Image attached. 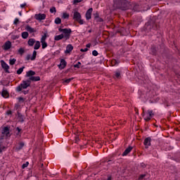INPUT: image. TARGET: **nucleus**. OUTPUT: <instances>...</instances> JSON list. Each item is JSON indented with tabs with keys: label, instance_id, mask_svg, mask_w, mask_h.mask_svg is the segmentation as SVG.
Masks as SVG:
<instances>
[{
	"label": "nucleus",
	"instance_id": "1",
	"mask_svg": "<svg viewBox=\"0 0 180 180\" xmlns=\"http://www.w3.org/2000/svg\"><path fill=\"white\" fill-rule=\"evenodd\" d=\"M34 75H36V72L33 70H30L26 72L25 77L28 78L27 80L30 82V84H32V82H37V81H40V77H34Z\"/></svg>",
	"mask_w": 180,
	"mask_h": 180
},
{
	"label": "nucleus",
	"instance_id": "2",
	"mask_svg": "<svg viewBox=\"0 0 180 180\" xmlns=\"http://www.w3.org/2000/svg\"><path fill=\"white\" fill-rule=\"evenodd\" d=\"M30 86V82L27 79L23 80L22 82L16 87L17 92H20L22 89H27Z\"/></svg>",
	"mask_w": 180,
	"mask_h": 180
},
{
	"label": "nucleus",
	"instance_id": "3",
	"mask_svg": "<svg viewBox=\"0 0 180 180\" xmlns=\"http://www.w3.org/2000/svg\"><path fill=\"white\" fill-rule=\"evenodd\" d=\"M143 116L144 120H146V122H148L151 120V118L154 116V112H153V110H148L146 112H144V109H143Z\"/></svg>",
	"mask_w": 180,
	"mask_h": 180
},
{
	"label": "nucleus",
	"instance_id": "4",
	"mask_svg": "<svg viewBox=\"0 0 180 180\" xmlns=\"http://www.w3.org/2000/svg\"><path fill=\"white\" fill-rule=\"evenodd\" d=\"M59 32H63V37H65V39H66V40H68V39H70V36H71V32H72L71 30V29H68V28H65V29H62V28H59Z\"/></svg>",
	"mask_w": 180,
	"mask_h": 180
},
{
	"label": "nucleus",
	"instance_id": "5",
	"mask_svg": "<svg viewBox=\"0 0 180 180\" xmlns=\"http://www.w3.org/2000/svg\"><path fill=\"white\" fill-rule=\"evenodd\" d=\"M73 20H75V22H78L79 25H84V20L82 19L81 13H79L77 11H75L73 14Z\"/></svg>",
	"mask_w": 180,
	"mask_h": 180
},
{
	"label": "nucleus",
	"instance_id": "6",
	"mask_svg": "<svg viewBox=\"0 0 180 180\" xmlns=\"http://www.w3.org/2000/svg\"><path fill=\"white\" fill-rule=\"evenodd\" d=\"M46 40H47V33H44L41 38V44L43 49L47 47V42H46Z\"/></svg>",
	"mask_w": 180,
	"mask_h": 180
},
{
	"label": "nucleus",
	"instance_id": "7",
	"mask_svg": "<svg viewBox=\"0 0 180 180\" xmlns=\"http://www.w3.org/2000/svg\"><path fill=\"white\" fill-rule=\"evenodd\" d=\"M37 56V51H34L32 53V56L30 54L27 55L25 57V60L29 61V60H31V61H34L36 60V57Z\"/></svg>",
	"mask_w": 180,
	"mask_h": 180
},
{
	"label": "nucleus",
	"instance_id": "8",
	"mask_svg": "<svg viewBox=\"0 0 180 180\" xmlns=\"http://www.w3.org/2000/svg\"><path fill=\"white\" fill-rule=\"evenodd\" d=\"M11 47H12V42H11L10 41H6L2 46L3 50H5L6 51H8V50H9Z\"/></svg>",
	"mask_w": 180,
	"mask_h": 180
},
{
	"label": "nucleus",
	"instance_id": "9",
	"mask_svg": "<svg viewBox=\"0 0 180 180\" xmlns=\"http://www.w3.org/2000/svg\"><path fill=\"white\" fill-rule=\"evenodd\" d=\"M34 18L37 20H44V19H46V14L44 13L35 14Z\"/></svg>",
	"mask_w": 180,
	"mask_h": 180
},
{
	"label": "nucleus",
	"instance_id": "10",
	"mask_svg": "<svg viewBox=\"0 0 180 180\" xmlns=\"http://www.w3.org/2000/svg\"><path fill=\"white\" fill-rule=\"evenodd\" d=\"M143 144L145 146V148H148V147L151 146V138L150 137L146 138L144 140Z\"/></svg>",
	"mask_w": 180,
	"mask_h": 180
},
{
	"label": "nucleus",
	"instance_id": "11",
	"mask_svg": "<svg viewBox=\"0 0 180 180\" xmlns=\"http://www.w3.org/2000/svg\"><path fill=\"white\" fill-rule=\"evenodd\" d=\"M1 64V67L3 69H4V71L6 72H9V65H8L4 61V60H1L0 61Z\"/></svg>",
	"mask_w": 180,
	"mask_h": 180
},
{
	"label": "nucleus",
	"instance_id": "12",
	"mask_svg": "<svg viewBox=\"0 0 180 180\" xmlns=\"http://www.w3.org/2000/svg\"><path fill=\"white\" fill-rule=\"evenodd\" d=\"M65 67H67V61H65V60L64 59H61L58 68H60V70H64Z\"/></svg>",
	"mask_w": 180,
	"mask_h": 180
},
{
	"label": "nucleus",
	"instance_id": "13",
	"mask_svg": "<svg viewBox=\"0 0 180 180\" xmlns=\"http://www.w3.org/2000/svg\"><path fill=\"white\" fill-rule=\"evenodd\" d=\"M72 50H74V46H72V44H68L66 46V50L65 51V54H70V53L72 52Z\"/></svg>",
	"mask_w": 180,
	"mask_h": 180
},
{
	"label": "nucleus",
	"instance_id": "14",
	"mask_svg": "<svg viewBox=\"0 0 180 180\" xmlns=\"http://www.w3.org/2000/svg\"><path fill=\"white\" fill-rule=\"evenodd\" d=\"M120 2L122 5H123L120 6V9H122V11H126L127 9V1L122 0L120 1Z\"/></svg>",
	"mask_w": 180,
	"mask_h": 180
},
{
	"label": "nucleus",
	"instance_id": "15",
	"mask_svg": "<svg viewBox=\"0 0 180 180\" xmlns=\"http://www.w3.org/2000/svg\"><path fill=\"white\" fill-rule=\"evenodd\" d=\"M94 11V9H92V8H89L86 13V20H89V19H91V16L92 15V11Z\"/></svg>",
	"mask_w": 180,
	"mask_h": 180
},
{
	"label": "nucleus",
	"instance_id": "16",
	"mask_svg": "<svg viewBox=\"0 0 180 180\" xmlns=\"http://www.w3.org/2000/svg\"><path fill=\"white\" fill-rule=\"evenodd\" d=\"M36 42V39L31 38L28 40L27 41V44L28 46H30V47H33V46H34V43Z\"/></svg>",
	"mask_w": 180,
	"mask_h": 180
},
{
	"label": "nucleus",
	"instance_id": "17",
	"mask_svg": "<svg viewBox=\"0 0 180 180\" xmlns=\"http://www.w3.org/2000/svg\"><path fill=\"white\" fill-rule=\"evenodd\" d=\"M1 96L3 98H9V93L8 92L7 90L5 89H3L2 92H1Z\"/></svg>",
	"mask_w": 180,
	"mask_h": 180
},
{
	"label": "nucleus",
	"instance_id": "18",
	"mask_svg": "<svg viewBox=\"0 0 180 180\" xmlns=\"http://www.w3.org/2000/svg\"><path fill=\"white\" fill-rule=\"evenodd\" d=\"M2 134H5L6 137L9 136V128H8V127H6L3 129Z\"/></svg>",
	"mask_w": 180,
	"mask_h": 180
},
{
	"label": "nucleus",
	"instance_id": "19",
	"mask_svg": "<svg viewBox=\"0 0 180 180\" xmlns=\"http://www.w3.org/2000/svg\"><path fill=\"white\" fill-rule=\"evenodd\" d=\"M23 147H25V143L20 142V143H18V146H16L15 150H17V151H19L22 150Z\"/></svg>",
	"mask_w": 180,
	"mask_h": 180
},
{
	"label": "nucleus",
	"instance_id": "20",
	"mask_svg": "<svg viewBox=\"0 0 180 180\" xmlns=\"http://www.w3.org/2000/svg\"><path fill=\"white\" fill-rule=\"evenodd\" d=\"M25 30H27V32H29L30 33H34V32H36V30L30 25L26 26Z\"/></svg>",
	"mask_w": 180,
	"mask_h": 180
},
{
	"label": "nucleus",
	"instance_id": "21",
	"mask_svg": "<svg viewBox=\"0 0 180 180\" xmlns=\"http://www.w3.org/2000/svg\"><path fill=\"white\" fill-rule=\"evenodd\" d=\"M131 150H133V147L131 146L128 147L127 149H125V150L122 153V155H127V154H129V153H130Z\"/></svg>",
	"mask_w": 180,
	"mask_h": 180
},
{
	"label": "nucleus",
	"instance_id": "22",
	"mask_svg": "<svg viewBox=\"0 0 180 180\" xmlns=\"http://www.w3.org/2000/svg\"><path fill=\"white\" fill-rule=\"evenodd\" d=\"M63 39H64V34H61L55 36L54 40H56V41H58L59 40H63Z\"/></svg>",
	"mask_w": 180,
	"mask_h": 180
},
{
	"label": "nucleus",
	"instance_id": "23",
	"mask_svg": "<svg viewBox=\"0 0 180 180\" xmlns=\"http://www.w3.org/2000/svg\"><path fill=\"white\" fill-rule=\"evenodd\" d=\"M40 49V42L39 41H35V44L34 46V50H39Z\"/></svg>",
	"mask_w": 180,
	"mask_h": 180
},
{
	"label": "nucleus",
	"instance_id": "24",
	"mask_svg": "<svg viewBox=\"0 0 180 180\" xmlns=\"http://www.w3.org/2000/svg\"><path fill=\"white\" fill-rule=\"evenodd\" d=\"M22 39H27L29 37V33L27 32H22Z\"/></svg>",
	"mask_w": 180,
	"mask_h": 180
},
{
	"label": "nucleus",
	"instance_id": "25",
	"mask_svg": "<svg viewBox=\"0 0 180 180\" xmlns=\"http://www.w3.org/2000/svg\"><path fill=\"white\" fill-rule=\"evenodd\" d=\"M23 70H25V66H23L22 68H20L18 70H17V74L18 75H20V74H22L23 72Z\"/></svg>",
	"mask_w": 180,
	"mask_h": 180
},
{
	"label": "nucleus",
	"instance_id": "26",
	"mask_svg": "<svg viewBox=\"0 0 180 180\" xmlns=\"http://www.w3.org/2000/svg\"><path fill=\"white\" fill-rule=\"evenodd\" d=\"M16 63V59L13 58L9 60V64L10 65H14V64Z\"/></svg>",
	"mask_w": 180,
	"mask_h": 180
},
{
	"label": "nucleus",
	"instance_id": "27",
	"mask_svg": "<svg viewBox=\"0 0 180 180\" xmlns=\"http://www.w3.org/2000/svg\"><path fill=\"white\" fill-rule=\"evenodd\" d=\"M18 117H19V121L21 122H25V117H23V115L18 114Z\"/></svg>",
	"mask_w": 180,
	"mask_h": 180
},
{
	"label": "nucleus",
	"instance_id": "28",
	"mask_svg": "<svg viewBox=\"0 0 180 180\" xmlns=\"http://www.w3.org/2000/svg\"><path fill=\"white\" fill-rule=\"evenodd\" d=\"M55 23H56V25H60V23H61V18H56L55 19Z\"/></svg>",
	"mask_w": 180,
	"mask_h": 180
},
{
	"label": "nucleus",
	"instance_id": "29",
	"mask_svg": "<svg viewBox=\"0 0 180 180\" xmlns=\"http://www.w3.org/2000/svg\"><path fill=\"white\" fill-rule=\"evenodd\" d=\"M68 18H70V14L67 13H63V19H68Z\"/></svg>",
	"mask_w": 180,
	"mask_h": 180
},
{
	"label": "nucleus",
	"instance_id": "30",
	"mask_svg": "<svg viewBox=\"0 0 180 180\" xmlns=\"http://www.w3.org/2000/svg\"><path fill=\"white\" fill-rule=\"evenodd\" d=\"M51 13H56L57 10L56 9V7H52L50 8Z\"/></svg>",
	"mask_w": 180,
	"mask_h": 180
},
{
	"label": "nucleus",
	"instance_id": "31",
	"mask_svg": "<svg viewBox=\"0 0 180 180\" xmlns=\"http://www.w3.org/2000/svg\"><path fill=\"white\" fill-rule=\"evenodd\" d=\"M29 166V162H26L25 163L22 164V169H25V168H27V167Z\"/></svg>",
	"mask_w": 180,
	"mask_h": 180
},
{
	"label": "nucleus",
	"instance_id": "32",
	"mask_svg": "<svg viewBox=\"0 0 180 180\" xmlns=\"http://www.w3.org/2000/svg\"><path fill=\"white\" fill-rule=\"evenodd\" d=\"M81 67V62H78L77 64L74 65L75 68H80Z\"/></svg>",
	"mask_w": 180,
	"mask_h": 180
},
{
	"label": "nucleus",
	"instance_id": "33",
	"mask_svg": "<svg viewBox=\"0 0 180 180\" xmlns=\"http://www.w3.org/2000/svg\"><path fill=\"white\" fill-rule=\"evenodd\" d=\"M18 53L20 54H23V53H25V49L23 48H20L19 50H18Z\"/></svg>",
	"mask_w": 180,
	"mask_h": 180
},
{
	"label": "nucleus",
	"instance_id": "34",
	"mask_svg": "<svg viewBox=\"0 0 180 180\" xmlns=\"http://www.w3.org/2000/svg\"><path fill=\"white\" fill-rule=\"evenodd\" d=\"M98 51H96V50H94L93 51H92V55L93 56H94V57H96V56H98Z\"/></svg>",
	"mask_w": 180,
	"mask_h": 180
},
{
	"label": "nucleus",
	"instance_id": "35",
	"mask_svg": "<svg viewBox=\"0 0 180 180\" xmlns=\"http://www.w3.org/2000/svg\"><path fill=\"white\" fill-rule=\"evenodd\" d=\"M71 81H72V78H70V79H66L64 82H65L66 84H70V82H71Z\"/></svg>",
	"mask_w": 180,
	"mask_h": 180
},
{
	"label": "nucleus",
	"instance_id": "36",
	"mask_svg": "<svg viewBox=\"0 0 180 180\" xmlns=\"http://www.w3.org/2000/svg\"><path fill=\"white\" fill-rule=\"evenodd\" d=\"M18 101H19L20 103H23V102H25V98H23L22 97H19V98H18Z\"/></svg>",
	"mask_w": 180,
	"mask_h": 180
},
{
	"label": "nucleus",
	"instance_id": "37",
	"mask_svg": "<svg viewBox=\"0 0 180 180\" xmlns=\"http://www.w3.org/2000/svg\"><path fill=\"white\" fill-rule=\"evenodd\" d=\"M4 148H5V146H4V145H2V143H0V153H2Z\"/></svg>",
	"mask_w": 180,
	"mask_h": 180
},
{
	"label": "nucleus",
	"instance_id": "38",
	"mask_svg": "<svg viewBox=\"0 0 180 180\" xmlns=\"http://www.w3.org/2000/svg\"><path fill=\"white\" fill-rule=\"evenodd\" d=\"M115 77H116V78H120V72H119V71H117L116 72H115Z\"/></svg>",
	"mask_w": 180,
	"mask_h": 180
},
{
	"label": "nucleus",
	"instance_id": "39",
	"mask_svg": "<svg viewBox=\"0 0 180 180\" xmlns=\"http://www.w3.org/2000/svg\"><path fill=\"white\" fill-rule=\"evenodd\" d=\"M83 0H74L73 4L75 5L77 4H79V2H82Z\"/></svg>",
	"mask_w": 180,
	"mask_h": 180
},
{
	"label": "nucleus",
	"instance_id": "40",
	"mask_svg": "<svg viewBox=\"0 0 180 180\" xmlns=\"http://www.w3.org/2000/svg\"><path fill=\"white\" fill-rule=\"evenodd\" d=\"M19 23V19L15 18L13 22V25H18Z\"/></svg>",
	"mask_w": 180,
	"mask_h": 180
},
{
	"label": "nucleus",
	"instance_id": "41",
	"mask_svg": "<svg viewBox=\"0 0 180 180\" xmlns=\"http://www.w3.org/2000/svg\"><path fill=\"white\" fill-rule=\"evenodd\" d=\"M94 19H97L98 18H99V13H96L94 14Z\"/></svg>",
	"mask_w": 180,
	"mask_h": 180
},
{
	"label": "nucleus",
	"instance_id": "42",
	"mask_svg": "<svg viewBox=\"0 0 180 180\" xmlns=\"http://www.w3.org/2000/svg\"><path fill=\"white\" fill-rule=\"evenodd\" d=\"M95 20H96L97 22H103V19L100 17H98L97 19H96Z\"/></svg>",
	"mask_w": 180,
	"mask_h": 180
},
{
	"label": "nucleus",
	"instance_id": "43",
	"mask_svg": "<svg viewBox=\"0 0 180 180\" xmlns=\"http://www.w3.org/2000/svg\"><path fill=\"white\" fill-rule=\"evenodd\" d=\"M80 51H82V53H85V52L88 51V48L82 49H80Z\"/></svg>",
	"mask_w": 180,
	"mask_h": 180
},
{
	"label": "nucleus",
	"instance_id": "44",
	"mask_svg": "<svg viewBox=\"0 0 180 180\" xmlns=\"http://www.w3.org/2000/svg\"><path fill=\"white\" fill-rule=\"evenodd\" d=\"M6 115H12V110H9L6 112Z\"/></svg>",
	"mask_w": 180,
	"mask_h": 180
},
{
	"label": "nucleus",
	"instance_id": "45",
	"mask_svg": "<svg viewBox=\"0 0 180 180\" xmlns=\"http://www.w3.org/2000/svg\"><path fill=\"white\" fill-rule=\"evenodd\" d=\"M144 176H146V174H141L140 176H139V180H141L143 179V178H144Z\"/></svg>",
	"mask_w": 180,
	"mask_h": 180
},
{
	"label": "nucleus",
	"instance_id": "46",
	"mask_svg": "<svg viewBox=\"0 0 180 180\" xmlns=\"http://www.w3.org/2000/svg\"><path fill=\"white\" fill-rule=\"evenodd\" d=\"M25 6H26V3L20 4V8H25Z\"/></svg>",
	"mask_w": 180,
	"mask_h": 180
},
{
	"label": "nucleus",
	"instance_id": "47",
	"mask_svg": "<svg viewBox=\"0 0 180 180\" xmlns=\"http://www.w3.org/2000/svg\"><path fill=\"white\" fill-rule=\"evenodd\" d=\"M24 95H26L29 93V91H22Z\"/></svg>",
	"mask_w": 180,
	"mask_h": 180
},
{
	"label": "nucleus",
	"instance_id": "48",
	"mask_svg": "<svg viewBox=\"0 0 180 180\" xmlns=\"http://www.w3.org/2000/svg\"><path fill=\"white\" fill-rule=\"evenodd\" d=\"M86 47H87V49H89V47H91V44H87L86 45Z\"/></svg>",
	"mask_w": 180,
	"mask_h": 180
},
{
	"label": "nucleus",
	"instance_id": "49",
	"mask_svg": "<svg viewBox=\"0 0 180 180\" xmlns=\"http://www.w3.org/2000/svg\"><path fill=\"white\" fill-rule=\"evenodd\" d=\"M107 180H112V177L108 176V179H107Z\"/></svg>",
	"mask_w": 180,
	"mask_h": 180
},
{
	"label": "nucleus",
	"instance_id": "50",
	"mask_svg": "<svg viewBox=\"0 0 180 180\" xmlns=\"http://www.w3.org/2000/svg\"><path fill=\"white\" fill-rule=\"evenodd\" d=\"M19 15H20V16H22V13L20 12V13H19Z\"/></svg>",
	"mask_w": 180,
	"mask_h": 180
},
{
	"label": "nucleus",
	"instance_id": "51",
	"mask_svg": "<svg viewBox=\"0 0 180 180\" xmlns=\"http://www.w3.org/2000/svg\"><path fill=\"white\" fill-rule=\"evenodd\" d=\"M17 129H18V131H20V129H19V128H17Z\"/></svg>",
	"mask_w": 180,
	"mask_h": 180
}]
</instances>
